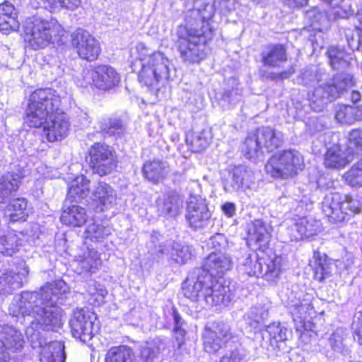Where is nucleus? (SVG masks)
<instances>
[{
    "mask_svg": "<svg viewBox=\"0 0 362 362\" xmlns=\"http://www.w3.org/2000/svg\"><path fill=\"white\" fill-rule=\"evenodd\" d=\"M214 13V6L209 2L203 3L185 13V24L178 27L175 41L184 61L196 63L205 58L206 41L211 35L208 21Z\"/></svg>",
    "mask_w": 362,
    "mask_h": 362,
    "instance_id": "1",
    "label": "nucleus"
},
{
    "mask_svg": "<svg viewBox=\"0 0 362 362\" xmlns=\"http://www.w3.org/2000/svg\"><path fill=\"white\" fill-rule=\"evenodd\" d=\"M327 74L324 69L310 66L302 69L296 80L305 87L318 85L308 94L310 105L315 112H320L328 103L336 100L354 84L353 76L340 73L327 80Z\"/></svg>",
    "mask_w": 362,
    "mask_h": 362,
    "instance_id": "2",
    "label": "nucleus"
},
{
    "mask_svg": "<svg viewBox=\"0 0 362 362\" xmlns=\"http://www.w3.org/2000/svg\"><path fill=\"white\" fill-rule=\"evenodd\" d=\"M67 289L65 281L59 280L47 284L38 291H23L13 298L9 313L14 317L30 316L35 319L48 303H63Z\"/></svg>",
    "mask_w": 362,
    "mask_h": 362,
    "instance_id": "3",
    "label": "nucleus"
},
{
    "mask_svg": "<svg viewBox=\"0 0 362 362\" xmlns=\"http://www.w3.org/2000/svg\"><path fill=\"white\" fill-rule=\"evenodd\" d=\"M270 241L269 228L262 220L256 219L248 225L247 243L256 247L262 252V274L261 276L267 281H273L279 278L281 273L282 257L276 254L264 252Z\"/></svg>",
    "mask_w": 362,
    "mask_h": 362,
    "instance_id": "4",
    "label": "nucleus"
},
{
    "mask_svg": "<svg viewBox=\"0 0 362 362\" xmlns=\"http://www.w3.org/2000/svg\"><path fill=\"white\" fill-rule=\"evenodd\" d=\"M171 66L170 61L163 53L155 52L143 63L139 81L159 98L163 95L172 73H174Z\"/></svg>",
    "mask_w": 362,
    "mask_h": 362,
    "instance_id": "5",
    "label": "nucleus"
},
{
    "mask_svg": "<svg viewBox=\"0 0 362 362\" xmlns=\"http://www.w3.org/2000/svg\"><path fill=\"white\" fill-rule=\"evenodd\" d=\"M60 107L61 98L54 90L37 89L30 96L25 123L30 127H40L48 117H53L54 112H59Z\"/></svg>",
    "mask_w": 362,
    "mask_h": 362,
    "instance_id": "6",
    "label": "nucleus"
},
{
    "mask_svg": "<svg viewBox=\"0 0 362 362\" xmlns=\"http://www.w3.org/2000/svg\"><path fill=\"white\" fill-rule=\"evenodd\" d=\"M284 134L269 127L257 128L249 134L242 146V153L250 160H256L263 157L264 151L273 152L282 146Z\"/></svg>",
    "mask_w": 362,
    "mask_h": 362,
    "instance_id": "7",
    "label": "nucleus"
},
{
    "mask_svg": "<svg viewBox=\"0 0 362 362\" xmlns=\"http://www.w3.org/2000/svg\"><path fill=\"white\" fill-rule=\"evenodd\" d=\"M64 33L63 28L57 20L37 18L27 23L25 28V42L27 47L33 49H42L59 40Z\"/></svg>",
    "mask_w": 362,
    "mask_h": 362,
    "instance_id": "8",
    "label": "nucleus"
},
{
    "mask_svg": "<svg viewBox=\"0 0 362 362\" xmlns=\"http://www.w3.org/2000/svg\"><path fill=\"white\" fill-rule=\"evenodd\" d=\"M322 209L330 222L338 223L344 221L346 216L360 213L361 204L351 195L342 197L334 193L325 196Z\"/></svg>",
    "mask_w": 362,
    "mask_h": 362,
    "instance_id": "9",
    "label": "nucleus"
},
{
    "mask_svg": "<svg viewBox=\"0 0 362 362\" xmlns=\"http://www.w3.org/2000/svg\"><path fill=\"white\" fill-rule=\"evenodd\" d=\"M303 166L300 153L295 150H288L272 156L265 164L264 169L272 177L288 179L302 170Z\"/></svg>",
    "mask_w": 362,
    "mask_h": 362,
    "instance_id": "10",
    "label": "nucleus"
},
{
    "mask_svg": "<svg viewBox=\"0 0 362 362\" xmlns=\"http://www.w3.org/2000/svg\"><path fill=\"white\" fill-rule=\"evenodd\" d=\"M303 166L300 153L295 150H288L272 156L265 164L264 169L272 177L288 179L302 170Z\"/></svg>",
    "mask_w": 362,
    "mask_h": 362,
    "instance_id": "11",
    "label": "nucleus"
},
{
    "mask_svg": "<svg viewBox=\"0 0 362 362\" xmlns=\"http://www.w3.org/2000/svg\"><path fill=\"white\" fill-rule=\"evenodd\" d=\"M89 166L100 176L111 173L117 166V156L114 148L105 143H95L88 150Z\"/></svg>",
    "mask_w": 362,
    "mask_h": 362,
    "instance_id": "12",
    "label": "nucleus"
},
{
    "mask_svg": "<svg viewBox=\"0 0 362 362\" xmlns=\"http://www.w3.org/2000/svg\"><path fill=\"white\" fill-rule=\"evenodd\" d=\"M94 313L88 309H76L69 321L73 337L86 343L89 341L99 330Z\"/></svg>",
    "mask_w": 362,
    "mask_h": 362,
    "instance_id": "13",
    "label": "nucleus"
},
{
    "mask_svg": "<svg viewBox=\"0 0 362 362\" xmlns=\"http://www.w3.org/2000/svg\"><path fill=\"white\" fill-rule=\"evenodd\" d=\"M206 199L199 196H190L187 202L185 219L190 228L197 230L206 227L211 218Z\"/></svg>",
    "mask_w": 362,
    "mask_h": 362,
    "instance_id": "14",
    "label": "nucleus"
},
{
    "mask_svg": "<svg viewBox=\"0 0 362 362\" xmlns=\"http://www.w3.org/2000/svg\"><path fill=\"white\" fill-rule=\"evenodd\" d=\"M211 284V274L202 268H195L183 282V295L192 301H198L204 298L205 287Z\"/></svg>",
    "mask_w": 362,
    "mask_h": 362,
    "instance_id": "15",
    "label": "nucleus"
},
{
    "mask_svg": "<svg viewBox=\"0 0 362 362\" xmlns=\"http://www.w3.org/2000/svg\"><path fill=\"white\" fill-rule=\"evenodd\" d=\"M25 341L20 330L13 326L4 325L0 329V362H16L6 351H21Z\"/></svg>",
    "mask_w": 362,
    "mask_h": 362,
    "instance_id": "16",
    "label": "nucleus"
},
{
    "mask_svg": "<svg viewBox=\"0 0 362 362\" xmlns=\"http://www.w3.org/2000/svg\"><path fill=\"white\" fill-rule=\"evenodd\" d=\"M72 45L79 57L89 62L95 60L100 53L98 41L83 29H78L72 34Z\"/></svg>",
    "mask_w": 362,
    "mask_h": 362,
    "instance_id": "17",
    "label": "nucleus"
},
{
    "mask_svg": "<svg viewBox=\"0 0 362 362\" xmlns=\"http://www.w3.org/2000/svg\"><path fill=\"white\" fill-rule=\"evenodd\" d=\"M254 182V175L251 170L244 165L235 167L223 180L224 191L233 193L249 189Z\"/></svg>",
    "mask_w": 362,
    "mask_h": 362,
    "instance_id": "18",
    "label": "nucleus"
},
{
    "mask_svg": "<svg viewBox=\"0 0 362 362\" xmlns=\"http://www.w3.org/2000/svg\"><path fill=\"white\" fill-rule=\"evenodd\" d=\"M33 348L40 347V362H65L64 345L60 341H53L47 344L42 339L38 337V333H33L30 337Z\"/></svg>",
    "mask_w": 362,
    "mask_h": 362,
    "instance_id": "19",
    "label": "nucleus"
},
{
    "mask_svg": "<svg viewBox=\"0 0 362 362\" xmlns=\"http://www.w3.org/2000/svg\"><path fill=\"white\" fill-rule=\"evenodd\" d=\"M25 171L20 165H15L11 171L5 173L0 177V204L14 194L19 189Z\"/></svg>",
    "mask_w": 362,
    "mask_h": 362,
    "instance_id": "20",
    "label": "nucleus"
},
{
    "mask_svg": "<svg viewBox=\"0 0 362 362\" xmlns=\"http://www.w3.org/2000/svg\"><path fill=\"white\" fill-rule=\"evenodd\" d=\"M211 285L205 287L204 299L206 304L213 307L218 305L226 306L232 300V293L228 286L222 281L211 276Z\"/></svg>",
    "mask_w": 362,
    "mask_h": 362,
    "instance_id": "21",
    "label": "nucleus"
},
{
    "mask_svg": "<svg viewBox=\"0 0 362 362\" xmlns=\"http://www.w3.org/2000/svg\"><path fill=\"white\" fill-rule=\"evenodd\" d=\"M156 206L160 216L165 218H176L182 211L184 200L179 193L170 191L157 199Z\"/></svg>",
    "mask_w": 362,
    "mask_h": 362,
    "instance_id": "22",
    "label": "nucleus"
},
{
    "mask_svg": "<svg viewBox=\"0 0 362 362\" xmlns=\"http://www.w3.org/2000/svg\"><path fill=\"white\" fill-rule=\"evenodd\" d=\"M42 126L46 132L47 139L51 142L64 138L67 135L69 127L66 115L61 107L59 112H54L53 117H48Z\"/></svg>",
    "mask_w": 362,
    "mask_h": 362,
    "instance_id": "23",
    "label": "nucleus"
},
{
    "mask_svg": "<svg viewBox=\"0 0 362 362\" xmlns=\"http://www.w3.org/2000/svg\"><path fill=\"white\" fill-rule=\"evenodd\" d=\"M230 337L229 328L225 325H218L213 329H206L203 334L204 350L209 354L217 352Z\"/></svg>",
    "mask_w": 362,
    "mask_h": 362,
    "instance_id": "24",
    "label": "nucleus"
},
{
    "mask_svg": "<svg viewBox=\"0 0 362 362\" xmlns=\"http://www.w3.org/2000/svg\"><path fill=\"white\" fill-rule=\"evenodd\" d=\"M59 303H48L35 320L40 329L45 331H57L62 326V317L63 310Z\"/></svg>",
    "mask_w": 362,
    "mask_h": 362,
    "instance_id": "25",
    "label": "nucleus"
},
{
    "mask_svg": "<svg viewBox=\"0 0 362 362\" xmlns=\"http://www.w3.org/2000/svg\"><path fill=\"white\" fill-rule=\"evenodd\" d=\"M354 160L353 151L342 148L339 144H334L327 149L324 164L330 169H340L345 167Z\"/></svg>",
    "mask_w": 362,
    "mask_h": 362,
    "instance_id": "26",
    "label": "nucleus"
},
{
    "mask_svg": "<svg viewBox=\"0 0 362 362\" xmlns=\"http://www.w3.org/2000/svg\"><path fill=\"white\" fill-rule=\"evenodd\" d=\"M256 339H261L260 346L268 349V346H276L278 342L284 341L288 339V329L279 322L269 325L256 334Z\"/></svg>",
    "mask_w": 362,
    "mask_h": 362,
    "instance_id": "27",
    "label": "nucleus"
},
{
    "mask_svg": "<svg viewBox=\"0 0 362 362\" xmlns=\"http://www.w3.org/2000/svg\"><path fill=\"white\" fill-rule=\"evenodd\" d=\"M233 262L230 256L226 252H211L204 260L202 269L214 275L222 276L226 272L230 270Z\"/></svg>",
    "mask_w": 362,
    "mask_h": 362,
    "instance_id": "28",
    "label": "nucleus"
},
{
    "mask_svg": "<svg viewBox=\"0 0 362 362\" xmlns=\"http://www.w3.org/2000/svg\"><path fill=\"white\" fill-rule=\"evenodd\" d=\"M28 267L23 268L18 273L10 271L0 276V296L11 294L14 291L21 288L27 281Z\"/></svg>",
    "mask_w": 362,
    "mask_h": 362,
    "instance_id": "29",
    "label": "nucleus"
},
{
    "mask_svg": "<svg viewBox=\"0 0 362 362\" xmlns=\"http://www.w3.org/2000/svg\"><path fill=\"white\" fill-rule=\"evenodd\" d=\"M93 199L98 203L97 208L104 211L116 203L117 195L114 189L107 183L100 181L93 189Z\"/></svg>",
    "mask_w": 362,
    "mask_h": 362,
    "instance_id": "30",
    "label": "nucleus"
},
{
    "mask_svg": "<svg viewBox=\"0 0 362 362\" xmlns=\"http://www.w3.org/2000/svg\"><path fill=\"white\" fill-rule=\"evenodd\" d=\"M320 224L313 219L303 217L289 226L291 240L298 241L303 238H309L320 231Z\"/></svg>",
    "mask_w": 362,
    "mask_h": 362,
    "instance_id": "31",
    "label": "nucleus"
},
{
    "mask_svg": "<svg viewBox=\"0 0 362 362\" xmlns=\"http://www.w3.org/2000/svg\"><path fill=\"white\" fill-rule=\"evenodd\" d=\"M71 203L65 201L60 218L61 221L67 226L81 227L87 221V211L77 204H71Z\"/></svg>",
    "mask_w": 362,
    "mask_h": 362,
    "instance_id": "32",
    "label": "nucleus"
},
{
    "mask_svg": "<svg viewBox=\"0 0 362 362\" xmlns=\"http://www.w3.org/2000/svg\"><path fill=\"white\" fill-rule=\"evenodd\" d=\"M310 265L314 271V278L320 282L332 276V260L325 253L315 251Z\"/></svg>",
    "mask_w": 362,
    "mask_h": 362,
    "instance_id": "33",
    "label": "nucleus"
},
{
    "mask_svg": "<svg viewBox=\"0 0 362 362\" xmlns=\"http://www.w3.org/2000/svg\"><path fill=\"white\" fill-rule=\"evenodd\" d=\"M168 246L170 249L165 246L163 247L162 245H159L158 252L169 255L172 259L177 264H185L191 259L193 255V248L185 243L173 241L168 243Z\"/></svg>",
    "mask_w": 362,
    "mask_h": 362,
    "instance_id": "34",
    "label": "nucleus"
},
{
    "mask_svg": "<svg viewBox=\"0 0 362 362\" xmlns=\"http://www.w3.org/2000/svg\"><path fill=\"white\" fill-rule=\"evenodd\" d=\"M142 173L146 179L153 183H158L168 175L169 165L166 161L153 159L144 164Z\"/></svg>",
    "mask_w": 362,
    "mask_h": 362,
    "instance_id": "35",
    "label": "nucleus"
},
{
    "mask_svg": "<svg viewBox=\"0 0 362 362\" xmlns=\"http://www.w3.org/2000/svg\"><path fill=\"white\" fill-rule=\"evenodd\" d=\"M95 86L101 90H110L117 86L120 76L116 70L110 66L100 65L97 66Z\"/></svg>",
    "mask_w": 362,
    "mask_h": 362,
    "instance_id": "36",
    "label": "nucleus"
},
{
    "mask_svg": "<svg viewBox=\"0 0 362 362\" xmlns=\"http://www.w3.org/2000/svg\"><path fill=\"white\" fill-rule=\"evenodd\" d=\"M261 57L264 66L277 67L287 60L286 48L281 44L270 45L264 47Z\"/></svg>",
    "mask_w": 362,
    "mask_h": 362,
    "instance_id": "37",
    "label": "nucleus"
},
{
    "mask_svg": "<svg viewBox=\"0 0 362 362\" xmlns=\"http://www.w3.org/2000/svg\"><path fill=\"white\" fill-rule=\"evenodd\" d=\"M165 347L164 341L159 338L148 341L141 346L140 359L142 362H158Z\"/></svg>",
    "mask_w": 362,
    "mask_h": 362,
    "instance_id": "38",
    "label": "nucleus"
},
{
    "mask_svg": "<svg viewBox=\"0 0 362 362\" xmlns=\"http://www.w3.org/2000/svg\"><path fill=\"white\" fill-rule=\"evenodd\" d=\"M90 181L83 175L76 177L71 183L66 197V202H79L86 197L90 191Z\"/></svg>",
    "mask_w": 362,
    "mask_h": 362,
    "instance_id": "39",
    "label": "nucleus"
},
{
    "mask_svg": "<svg viewBox=\"0 0 362 362\" xmlns=\"http://www.w3.org/2000/svg\"><path fill=\"white\" fill-rule=\"evenodd\" d=\"M17 14L13 5L8 1L0 4V30L5 32L18 28Z\"/></svg>",
    "mask_w": 362,
    "mask_h": 362,
    "instance_id": "40",
    "label": "nucleus"
},
{
    "mask_svg": "<svg viewBox=\"0 0 362 362\" xmlns=\"http://www.w3.org/2000/svg\"><path fill=\"white\" fill-rule=\"evenodd\" d=\"M5 214L11 222L26 221L29 214L28 201L25 198L13 199L7 205Z\"/></svg>",
    "mask_w": 362,
    "mask_h": 362,
    "instance_id": "41",
    "label": "nucleus"
},
{
    "mask_svg": "<svg viewBox=\"0 0 362 362\" xmlns=\"http://www.w3.org/2000/svg\"><path fill=\"white\" fill-rule=\"evenodd\" d=\"M99 131L105 136H119L126 129L122 120L115 117H105L101 118L98 123Z\"/></svg>",
    "mask_w": 362,
    "mask_h": 362,
    "instance_id": "42",
    "label": "nucleus"
},
{
    "mask_svg": "<svg viewBox=\"0 0 362 362\" xmlns=\"http://www.w3.org/2000/svg\"><path fill=\"white\" fill-rule=\"evenodd\" d=\"M212 136L209 129L188 133L186 136V142L193 152L204 150L209 145Z\"/></svg>",
    "mask_w": 362,
    "mask_h": 362,
    "instance_id": "43",
    "label": "nucleus"
},
{
    "mask_svg": "<svg viewBox=\"0 0 362 362\" xmlns=\"http://www.w3.org/2000/svg\"><path fill=\"white\" fill-rule=\"evenodd\" d=\"M336 119L341 124H352L362 120V106L340 105L337 107Z\"/></svg>",
    "mask_w": 362,
    "mask_h": 362,
    "instance_id": "44",
    "label": "nucleus"
},
{
    "mask_svg": "<svg viewBox=\"0 0 362 362\" xmlns=\"http://www.w3.org/2000/svg\"><path fill=\"white\" fill-rule=\"evenodd\" d=\"M327 53L333 69L342 70L349 66L351 58L344 47L332 46L328 48Z\"/></svg>",
    "mask_w": 362,
    "mask_h": 362,
    "instance_id": "45",
    "label": "nucleus"
},
{
    "mask_svg": "<svg viewBox=\"0 0 362 362\" xmlns=\"http://www.w3.org/2000/svg\"><path fill=\"white\" fill-rule=\"evenodd\" d=\"M134 353L127 346H113L105 355V362H133Z\"/></svg>",
    "mask_w": 362,
    "mask_h": 362,
    "instance_id": "46",
    "label": "nucleus"
},
{
    "mask_svg": "<svg viewBox=\"0 0 362 362\" xmlns=\"http://www.w3.org/2000/svg\"><path fill=\"white\" fill-rule=\"evenodd\" d=\"M18 237L12 231L0 232V253L12 256L18 250Z\"/></svg>",
    "mask_w": 362,
    "mask_h": 362,
    "instance_id": "47",
    "label": "nucleus"
},
{
    "mask_svg": "<svg viewBox=\"0 0 362 362\" xmlns=\"http://www.w3.org/2000/svg\"><path fill=\"white\" fill-rule=\"evenodd\" d=\"M243 270L248 276H261L262 274V254L252 252L243 262Z\"/></svg>",
    "mask_w": 362,
    "mask_h": 362,
    "instance_id": "48",
    "label": "nucleus"
},
{
    "mask_svg": "<svg viewBox=\"0 0 362 362\" xmlns=\"http://www.w3.org/2000/svg\"><path fill=\"white\" fill-rule=\"evenodd\" d=\"M112 233V228L108 226L93 223L88 226L85 230V238L92 241L100 242Z\"/></svg>",
    "mask_w": 362,
    "mask_h": 362,
    "instance_id": "49",
    "label": "nucleus"
},
{
    "mask_svg": "<svg viewBox=\"0 0 362 362\" xmlns=\"http://www.w3.org/2000/svg\"><path fill=\"white\" fill-rule=\"evenodd\" d=\"M268 317L269 308L266 305L253 306L247 314L248 324L254 327L263 322Z\"/></svg>",
    "mask_w": 362,
    "mask_h": 362,
    "instance_id": "50",
    "label": "nucleus"
},
{
    "mask_svg": "<svg viewBox=\"0 0 362 362\" xmlns=\"http://www.w3.org/2000/svg\"><path fill=\"white\" fill-rule=\"evenodd\" d=\"M346 182L351 187H362V159L354 164L344 174Z\"/></svg>",
    "mask_w": 362,
    "mask_h": 362,
    "instance_id": "51",
    "label": "nucleus"
},
{
    "mask_svg": "<svg viewBox=\"0 0 362 362\" xmlns=\"http://www.w3.org/2000/svg\"><path fill=\"white\" fill-rule=\"evenodd\" d=\"M248 357L247 351L241 345H238L228 351L219 362H246Z\"/></svg>",
    "mask_w": 362,
    "mask_h": 362,
    "instance_id": "52",
    "label": "nucleus"
},
{
    "mask_svg": "<svg viewBox=\"0 0 362 362\" xmlns=\"http://www.w3.org/2000/svg\"><path fill=\"white\" fill-rule=\"evenodd\" d=\"M305 18L308 23L315 29L319 28V26L327 21L326 13L317 6L308 10L305 13Z\"/></svg>",
    "mask_w": 362,
    "mask_h": 362,
    "instance_id": "53",
    "label": "nucleus"
},
{
    "mask_svg": "<svg viewBox=\"0 0 362 362\" xmlns=\"http://www.w3.org/2000/svg\"><path fill=\"white\" fill-rule=\"evenodd\" d=\"M290 307L292 315L300 320H305L313 314V306L309 303L297 302Z\"/></svg>",
    "mask_w": 362,
    "mask_h": 362,
    "instance_id": "54",
    "label": "nucleus"
},
{
    "mask_svg": "<svg viewBox=\"0 0 362 362\" xmlns=\"http://www.w3.org/2000/svg\"><path fill=\"white\" fill-rule=\"evenodd\" d=\"M87 292L92 297V303L94 304L103 303L104 298L107 293V291L104 286L95 281H92L88 284Z\"/></svg>",
    "mask_w": 362,
    "mask_h": 362,
    "instance_id": "55",
    "label": "nucleus"
},
{
    "mask_svg": "<svg viewBox=\"0 0 362 362\" xmlns=\"http://www.w3.org/2000/svg\"><path fill=\"white\" fill-rule=\"evenodd\" d=\"M79 264L82 272L95 273L100 266L101 260L95 252L91 257H85Z\"/></svg>",
    "mask_w": 362,
    "mask_h": 362,
    "instance_id": "56",
    "label": "nucleus"
},
{
    "mask_svg": "<svg viewBox=\"0 0 362 362\" xmlns=\"http://www.w3.org/2000/svg\"><path fill=\"white\" fill-rule=\"evenodd\" d=\"M208 245L215 250L214 252H224L228 247V240L223 234L216 233L211 237Z\"/></svg>",
    "mask_w": 362,
    "mask_h": 362,
    "instance_id": "57",
    "label": "nucleus"
},
{
    "mask_svg": "<svg viewBox=\"0 0 362 362\" xmlns=\"http://www.w3.org/2000/svg\"><path fill=\"white\" fill-rule=\"evenodd\" d=\"M237 86L235 83V87L233 86L231 88L224 89L221 95V100L228 104H235L240 101L241 99V90Z\"/></svg>",
    "mask_w": 362,
    "mask_h": 362,
    "instance_id": "58",
    "label": "nucleus"
},
{
    "mask_svg": "<svg viewBox=\"0 0 362 362\" xmlns=\"http://www.w3.org/2000/svg\"><path fill=\"white\" fill-rule=\"evenodd\" d=\"M351 329L354 340L362 346V311L354 315Z\"/></svg>",
    "mask_w": 362,
    "mask_h": 362,
    "instance_id": "59",
    "label": "nucleus"
},
{
    "mask_svg": "<svg viewBox=\"0 0 362 362\" xmlns=\"http://www.w3.org/2000/svg\"><path fill=\"white\" fill-rule=\"evenodd\" d=\"M343 332L341 329H337L329 338V344L330 347L336 352L342 353L344 350L343 345Z\"/></svg>",
    "mask_w": 362,
    "mask_h": 362,
    "instance_id": "60",
    "label": "nucleus"
},
{
    "mask_svg": "<svg viewBox=\"0 0 362 362\" xmlns=\"http://www.w3.org/2000/svg\"><path fill=\"white\" fill-rule=\"evenodd\" d=\"M97 75V67L94 70L93 69H86L83 70L81 73L82 81L81 83V86L86 87L88 85L93 84L95 86V78Z\"/></svg>",
    "mask_w": 362,
    "mask_h": 362,
    "instance_id": "61",
    "label": "nucleus"
},
{
    "mask_svg": "<svg viewBox=\"0 0 362 362\" xmlns=\"http://www.w3.org/2000/svg\"><path fill=\"white\" fill-rule=\"evenodd\" d=\"M349 139L357 150L362 151V129H354L349 134Z\"/></svg>",
    "mask_w": 362,
    "mask_h": 362,
    "instance_id": "62",
    "label": "nucleus"
},
{
    "mask_svg": "<svg viewBox=\"0 0 362 362\" xmlns=\"http://www.w3.org/2000/svg\"><path fill=\"white\" fill-rule=\"evenodd\" d=\"M74 125L80 127L84 128L90 122V117L88 114L82 110H79L76 112V115L74 117Z\"/></svg>",
    "mask_w": 362,
    "mask_h": 362,
    "instance_id": "63",
    "label": "nucleus"
},
{
    "mask_svg": "<svg viewBox=\"0 0 362 362\" xmlns=\"http://www.w3.org/2000/svg\"><path fill=\"white\" fill-rule=\"evenodd\" d=\"M172 316L173 319V331H179L180 329H186L187 323L182 318L177 309L175 308H172Z\"/></svg>",
    "mask_w": 362,
    "mask_h": 362,
    "instance_id": "64",
    "label": "nucleus"
}]
</instances>
